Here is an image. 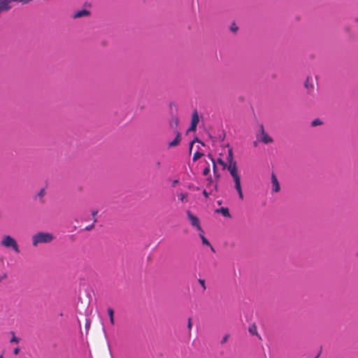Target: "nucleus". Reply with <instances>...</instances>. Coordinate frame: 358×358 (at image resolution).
<instances>
[{
	"label": "nucleus",
	"mask_w": 358,
	"mask_h": 358,
	"mask_svg": "<svg viewBox=\"0 0 358 358\" xmlns=\"http://www.w3.org/2000/svg\"><path fill=\"white\" fill-rule=\"evenodd\" d=\"M187 196H188L187 192H181V193L178 194V199L182 203L187 202Z\"/></svg>",
	"instance_id": "nucleus-14"
},
{
	"label": "nucleus",
	"mask_w": 358,
	"mask_h": 358,
	"mask_svg": "<svg viewBox=\"0 0 358 358\" xmlns=\"http://www.w3.org/2000/svg\"><path fill=\"white\" fill-rule=\"evenodd\" d=\"M1 244L5 248H12L16 253L20 252V249L17 241L10 236H4L1 241Z\"/></svg>",
	"instance_id": "nucleus-3"
},
{
	"label": "nucleus",
	"mask_w": 358,
	"mask_h": 358,
	"mask_svg": "<svg viewBox=\"0 0 358 358\" xmlns=\"http://www.w3.org/2000/svg\"><path fill=\"white\" fill-rule=\"evenodd\" d=\"M12 0H0V13L9 10L12 6L10 5Z\"/></svg>",
	"instance_id": "nucleus-8"
},
{
	"label": "nucleus",
	"mask_w": 358,
	"mask_h": 358,
	"mask_svg": "<svg viewBox=\"0 0 358 358\" xmlns=\"http://www.w3.org/2000/svg\"><path fill=\"white\" fill-rule=\"evenodd\" d=\"M203 233L201 232V234H199V236L202 241V243L203 245H210V242L206 238V237L202 234Z\"/></svg>",
	"instance_id": "nucleus-19"
},
{
	"label": "nucleus",
	"mask_w": 358,
	"mask_h": 358,
	"mask_svg": "<svg viewBox=\"0 0 358 358\" xmlns=\"http://www.w3.org/2000/svg\"><path fill=\"white\" fill-rule=\"evenodd\" d=\"M208 157L210 158V159L213 162V172H214V174H216V172H217V166H216V164H215V162L214 161V159L212 156V155L210 154H208Z\"/></svg>",
	"instance_id": "nucleus-18"
},
{
	"label": "nucleus",
	"mask_w": 358,
	"mask_h": 358,
	"mask_svg": "<svg viewBox=\"0 0 358 358\" xmlns=\"http://www.w3.org/2000/svg\"><path fill=\"white\" fill-rule=\"evenodd\" d=\"M227 161L229 163L227 166L228 171L229 170L230 167L232 166L234 164L235 167H237L236 162L234 160V154L232 148H229L228 150Z\"/></svg>",
	"instance_id": "nucleus-7"
},
{
	"label": "nucleus",
	"mask_w": 358,
	"mask_h": 358,
	"mask_svg": "<svg viewBox=\"0 0 358 358\" xmlns=\"http://www.w3.org/2000/svg\"><path fill=\"white\" fill-rule=\"evenodd\" d=\"M174 132L176 134V137L172 141L169 143V148L176 147L180 144L181 141V135L179 131L176 130Z\"/></svg>",
	"instance_id": "nucleus-6"
},
{
	"label": "nucleus",
	"mask_w": 358,
	"mask_h": 358,
	"mask_svg": "<svg viewBox=\"0 0 358 358\" xmlns=\"http://www.w3.org/2000/svg\"><path fill=\"white\" fill-rule=\"evenodd\" d=\"M193 145H194V144H193V142H191V143H189V153H191V152H192V150Z\"/></svg>",
	"instance_id": "nucleus-37"
},
{
	"label": "nucleus",
	"mask_w": 358,
	"mask_h": 358,
	"mask_svg": "<svg viewBox=\"0 0 358 358\" xmlns=\"http://www.w3.org/2000/svg\"><path fill=\"white\" fill-rule=\"evenodd\" d=\"M97 213H98L97 210H92V219H93L94 223H96L97 222V219L96 217Z\"/></svg>",
	"instance_id": "nucleus-23"
},
{
	"label": "nucleus",
	"mask_w": 358,
	"mask_h": 358,
	"mask_svg": "<svg viewBox=\"0 0 358 358\" xmlns=\"http://www.w3.org/2000/svg\"><path fill=\"white\" fill-rule=\"evenodd\" d=\"M31 0H12V1L20 2L22 3H27L29 2Z\"/></svg>",
	"instance_id": "nucleus-32"
},
{
	"label": "nucleus",
	"mask_w": 358,
	"mask_h": 358,
	"mask_svg": "<svg viewBox=\"0 0 358 358\" xmlns=\"http://www.w3.org/2000/svg\"><path fill=\"white\" fill-rule=\"evenodd\" d=\"M203 194L204 195V196L206 198H208L209 195L210 194V193H208L206 189H204L203 191Z\"/></svg>",
	"instance_id": "nucleus-34"
},
{
	"label": "nucleus",
	"mask_w": 358,
	"mask_h": 358,
	"mask_svg": "<svg viewBox=\"0 0 358 358\" xmlns=\"http://www.w3.org/2000/svg\"><path fill=\"white\" fill-rule=\"evenodd\" d=\"M215 212L221 213L224 217H231L229 209L225 207H222L219 209H217V210H215Z\"/></svg>",
	"instance_id": "nucleus-12"
},
{
	"label": "nucleus",
	"mask_w": 358,
	"mask_h": 358,
	"mask_svg": "<svg viewBox=\"0 0 358 358\" xmlns=\"http://www.w3.org/2000/svg\"><path fill=\"white\" fill-rule=\"evenodd\" d=\"M157 164L158 166H159V165H160V162H158L157 163Z\"/></svg>",
	"instance_id": "nucleus-43"
},
{
	"label": "nucleus",
	"mask_w": 358,
	"mask_h": 358,
	"mask_svg": "<svg viewBox=\"0 0 358 358\" xmlns=\"http://www.w3.org/2000/svg\"><path fill=\"white\" fill-rule=\"evenodd\" d=\"M178 124V119L177 117H173L170 122V127L176 130L177 129V127Z\"/></svg>",
	"instance_id": "nucleus-16"
},
{
	"label": "nucleus",
	"mask_w": 358,
	"mask_h": 358,
	"mask_svg": "<svg viewBox=\"0 0 358 358\" xmlns=\"http://www.w3.org/2000/svg\"><path fill=\"white\" fill-rule=\"evenodd\" d=\"M179 182V180L178 179H176L173 181V186H175L176 184H178Z\"/></svg>",
	"instance_id": "nucleus-38"
},
{
	"label": "nucleus",
	"mask_w": 358,
	"mask_h": 358,
	"mask_svg": "<svg viewBox=\"0 0 358 358\" xmlns=\"http://www.w3.org/2000/svg\"><path fill=\"white\" fill-rule=\"evenodd\" d=\"M196 129V126L194 124H191L188 131H195Z\"/></svg>",
	"instance_id": "nucleus-33"
},
{
	"label": "nucleus",
	"mask_w": 358,
	"mask_h": 358,
	"mask_svg": "<svg viewBox=\"0 0 358 358\" xmlns=\"http://www.w3.org/2000/svg\"><path fill=\"white\" fill-rule=\"evenodd\" d=\"M215 178H219L220 174L216 172V174H215Z\"/></svg>",
	"instance_id": "nucleus-40"
},
{
	"label": "nucleus",
	"mask_w": 358,
	"mask_h": 358,
	"mask_svg": "<svg viewBox=\"0 0 358 358\" xmlns=\"http://www.w3.org/2000/svg\"><path fill=\"white\" fill-rule=\"evenodd\" d=\"M0 358H3V355H0Z\"/></svg>",
	"instance_id": "nucleus-44"
},
{
	"label": "nucleus",
	"mask_w": 358,
	"mask_h": 358,
	"mask_svg": "<svg viewBox=\"0 0 358 358\" xmlns=\"http://www.w3.org/2000/svg\"><path fill=\"white\" fill-rule=\"evenodd\" d=\"M192 142H193V144H194L195 142H199V143H201V145H204V143H202L201 141H200L198 139V138H194V140H193Z\"/></svg>",
	"instance_id": "nucleus-35"
},
{
	"label": "nucleus",
	"mask_w": 358,
	"mask_h": 358,
	"mask_svg": "<svg viewBox=\"0 0 358 358\" xmlns=\"http://www.w3.org/2000/svg\"><path fill=\"white\" fill-rule=\"evenodd\" d=\"M20 351V347H16V348L13 350V354H14L15 355H17L19 354Z\"/></svg>",
	"instance_id": "nucleus-30"
},
{
	"label": "nucleus",
	"mask_w": 358,
	"mask_h": 358,
	"mask_svg": "<svg viewBox=\"0 0 358 358\" xmlns=\"http://www.w3.org/2000/svg\"><path fill=\"white\" fill-rule=\"evenodd\" d=\"M207 180H208V182L209 183H212V182H213V179H212V178H208V179H207Z\"/></svg>",
	"instance_id": "nucleus-39"
},
{
	"label": "nucleus",
	"mask_w": 358,
	"mask_h": 358,
	"mask_svg": "<svg viewBox=\"0 0 358 358\" xmlns=\"http://www.w3.org/2000/svg\"><path fill=\"white\" fill-rule=\"evenodd\" d=\"M257 138L265 144L271 143L273 141V138L265 132L263 125L260 126V134Z\"/></svg>",
	"instance_id": "nucleus-5"
},
{
	"label": "nucleus",
	"mask_w": 358,
	"mask_h": 358,
	"mask_svg": "<svg viewBox=\"0 0 358 358\" xmlns=\"http://www.w3.org/2000/svg\"><path fill=\"white\" fill-rule=\"evenodd\" d=\"M90 13L89 10L83 9V10H79V11H77L76 13H75L73 15V17L74 18H80V17H82L84 16H88V15H90Z\"/></svg>",
	"instance_id": "nucleus-10"
},
{
	"label": "nucleus",
	"mask_w": 358,
	"mask_h": 358,
	"mask_svg": "<svg viewBox=\"0 0 358 358\" xmlns=\"http://www.w3.org/2000/svg\"><path fill=\"white\" fill-rule=\"evenodd\" d=\"M54 239V236L48 232H38L32 236V244L34 247L39 243H50Z\"/></svg>",
	"instance_id": "nucleus-2"
},
{
	"label": "nucleus",
	"mask_w": 358,
	"mask_h": 358,
	"mask_svg": "<svg viewBox=\"0 0 358 358\" xmlns=\"http://www.w3.org/2000/svg\"><path fill=\"white\" fill-rule=\"evenodd\" d=\"M187 327H188V329H189V330H190V329H191V328H192V322H191V319H190V318H189V319H188Z\"/></svg>",
	"instance_id": "nucleus-36"
},
{
	"label": "nucleus",
	"mask_w": 358,
	"mask_h": 358,
	"mask_svg": "<svg viewBox=\"0 0 358 358\" xmlns=\"http://www.w3.org/2000/svg\"><path fill=\"white\" fill-rule=\"evenodd\" d=\"M321 124H322V122L320 119H318V118L314 120L311 122V126L312 127H317V126H319V125H321Z\"/></svg>",
	"instance_id": "nucleus-21"
},
{
	"label": "nucleus",
	"mask_w": 358,
	"mask_h": 358,
	"mask_svg": "<svg viewBox=\"0 0 358 358\" xmlns=\"http://www.w3.org/2000/svg\"><path fill=\"white\" fill-rule=\"evenodd\" d=\"M209 246L210 247L211 250H212L213 252H215V251L214 248H213L211 245H209Z\"/></svg>",
	"instance_id": "nucleus-41"
},
{
	"label": "nucleus",
	"mask_w": 358,
	"mask_h": 358,
	"mask_svg": "<svg viewBox=\"0 0 358 358\" xmlns=\"http://www.w3.org/2000/svg\"><path fill=\"white\" fill-rule=\"evenodd\" d=\"M238 27L234 22L232 23L231 25L230 26V30L234 33H236L238 31Z\"/></svg>",
	"instance_id": "nucleus-22"
},
{
	"label": "nucleus",
	"mask_w": 358,
	"mask_h": 358,
	"mask_svg": "<svg viewBox=\"0 0 358 358\" xmlns=\"http://www.w3.org/2000/svg\"><path fill=\"white\" fill-rule=\"evenodd\" d=\"M187 215L191 222L192 226L196 227L197 230L203 233L199 218L196 215H194L189 210L187 211Z\"/></svg>",
	"instance_id": "nucleus-4"
},
{
	"label": "nucleus",
	"mask_w": 358,
	"mask_h": 358,
	"mask_svg": "<svg viewBox=\"0 0 358 358\" xmlns=\"http://www.w3.org/2000/svg\"><path fill=\"white\" fill-rule=\"evenodd\" d=\"M203 155V153H201V152H200L197 151V152H196L194 154L192 159H193V161H194V162H196L197 159H199V158H201Z\"/></svg>",
	"instance_id": "nucleus-20"
},
{
	"label": "nucleus",
	"mask_w": 358,
	"mask_h": 358,
	"mask_svg": "<svg viewBox=\"0 0 358 358\" xmlns=\"http://www.w3.org/2000/svg\"><path fill=\"white\" fill-rule=\"evenodd\" d=\"M107 312H108V315L110 318V322L111 325H114V324H115L114 310H113V308H108L107 310Z\"/></svg>",
	"instance_id": "nucleus-15"
},
{
	"label": "nucleus",
	"mask_w": 358,
	"mask_h": 358,
	"mask_svg": "<svg viewBox=\"0 0 358 358\" xmlns=\"http://www.w3.org/2000/svg\"><path fill=\"white\" fill-rule=\"evenodd\" d=\"M199 122V115H198V113L196 110H195L192 115V121H191V124H194V125H196L197 126L198 123Z\"/></svg>",
	"instance_id": "nucleus-13"
},
{
	"label": "nucleus",
	"mask_w": 358,
	"mask_h": 358,
	"mask_svg": "<svg viewBox=\"0 0 358 358\" xmlns=\"http://www.w3.org/2000/svg\"><path fill=\"white\" fill-rule=\"evenodd\" d=\"M210 166H209V165H208V166H206V167L203 169V176H207V175H208V174H209V173H210Z\"/></svg>",
	"instance_id": "nucleus-26"
},
{
	"label": "nucleus",
	"mask_w": 358,
	"mask_h": 358,
	"mask_svg": "<svg viewBox=\"0 0 358 358\" xmlns=\"http://www.w3.org/2000/svg\"><path fill=\"white\" fill-rule=\"evenodd\" d=\"M229 337V334H226V335L222 338V341H221V343H222V344L225 343L228 341Z\"/></svg>",
	"instance_id": "nucleus-27"
},
{
	"label": "nucleus",
	"mask_w": 358,
	"mask_h": 358,
	"mask_svg": "<svg viewBox=\"0 0 358 358\" xmlns=\"http://www.w3.org/2000/svg\"><path fill=\"white\" fill-rule=\"evenodd\" d=\"M248 331L250 334L256 335L261 339V336L259 335L257 331V327L255 323L250 325L248 328Z\"/></svg>",
	"instance_id": "nucleus-11"
},
{
	"label": "nucleus",
	"mask_w": 358,
	"mask_h": 358,
	"mask_svg": "<svg viewBox=\"0 0 358 358\" xmlns=\"http://www.w3.org/2000/svg\"><path fill=\"white\" fill-rule=\"evenodd\" d=\"M230 175L231 176L235 185V189L238 194L239 198L243 199V193L242 191L241 176L238 173V167H235L234 164L230 167L229 170Z\"/></svg>",
	"instance_id": "nucleus-1"
},
{
	"label": "nucleus",
	"mask_w": 358,
	"mask_h": 358,
	"mask_svg": "<svg viewBox=\"0 0 358 358\" xmlns=\"http://www.w3.org/2000/svg\"><path fill=\"white\" fill-rule=\"evenodd\" d=\"M90 324H91V321L88 319L86 320V322H85V329H87V331L89 330L90 327Z\"/></svg>",
	"instance_id": "nucleus-28"
},
{
	"label": "nucleus",
	"mask_w": 358,
	"mask_h": 358,
	"mask_svg": "<svg viewBox=\"0 0 358 358\" xmlns=\"http://www.w3.org/2000/svg\"><path fill=\"white\" fill-rule=\"evenodd\" d=\"M94 228V223L93 222V224L89 225V226H87L85 229L86 231H90L92 229H93Z\"/></svg>",
	"instance_id": "nucleus-29"
},
{
	"label": "nucleus",
	"mask_w": 358,
	"mask_h": 358,
	"mask_svg": "<svg viewBox=\"0 0 358 358\" xmlns=\"http://www.w3.org/2000/svg\"><path fill=\"white\" fill-rule=\"evenodd\" d=\"M10 334L12 335V338H10V342L18 343L20 341V338L15 336L14 331H10Z\"/></svg>",
	"instance_id": "nucleus-17"
},
{
	"label": "nucleus",
	"mask_w": 358,
	"mask_h": 358,
	"mask_svg": "<svg viewBox=\"0 0 358 358\" xmlns=\"http://www.w3.org/2000/svg\"><path fill=\"white\" fill-rule=\"evenodd\" d=\"M199 282L200 285L203 287V289H206L205 280L202 279H199Z\"/></svg>",
	"instance_id": "nucleus-31"
},
{
	"label": "nucleus",
	"mask_w": 358,
	"mask_h": 358,
	"mask_svg": "<svg viewBox=\"0 0 358 358\" xmlns=\"http://www.w3.org/2000/svg\"><path fill=\"white\" fill-rule=\"evenodd\" d=\"M217 163L221 164L224 169L227 168V164L221 158L217 159Z\"/></svg>",
	"instance_id": "nucleus-25"
},
{
	"label": "nucleus",
	"mask_w": 358,
	"mask_h": 358,
	"mask_svg": "<svg viewBox=\"0 0 358 358\" xmlns=\"http://www.w3.org/2000/svg\"><path fill=\"white\" fill-rule=\"evenodd\" d=\"M271 184L273 187V191L274 192H278L280 189L279 182L277 179L275 175L272 173L271 174Z\"/></svg>",
	"instance_id": "nucleus-9"
},
{
	"label": "nucleus",
	"mask_w": 358,
	"mask_h": 358,
	"mask_svg": "<svg viewBox=\"0 0 358 358\" xmlns=\"http://www.w3.org/2000/svg\"><path fill=\"white\" fill-rule=\"evenodd\" d=\"M45 189H41L40 190V192H38V196H39L41 198V201H43V196L45 195Z\"/></svg>",
	"instance_id": "nucleus-24"
},
{
	"label": "nucleus",
	"mask_w": 358,
	"mask_h": 358,
	"mask_svg": "<svg viewBox=\"0 0 358 358\" xmlns=\"http://www.w3.org/2000/svg\"><path fill=\"white\" fill-rule=\"evenodd\" d=\"M217 184L215 185V189H217Z\"/></svg>",
	"instance_id": "nucleus-42"
}]
</instances>
